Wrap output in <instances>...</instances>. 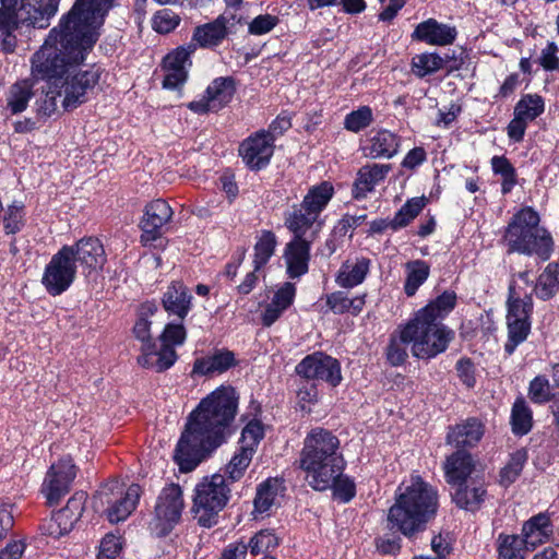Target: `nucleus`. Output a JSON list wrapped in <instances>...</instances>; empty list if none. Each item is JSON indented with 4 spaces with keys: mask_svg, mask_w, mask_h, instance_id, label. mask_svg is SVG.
<instances>
[{
    "mask_svg": "<svg viewBox=\"0 0 559 559\" xmlns=\"http://www.w3.org/2000/svg\"><path fill=\"white\" fill-rule=\"evenodd\" d=\"M114 0H75L33 55L32 75L44 81L35 100L39 116L50 117L59 107L72 110L87 100L99 81V69L82 70L86 55L99 37V27Z\"/></svg>",
    "mask_w": 559,
    "mask_h": 559,
    "instance_id": "f257e3e1",
    "label": "nucleus"
},
{
    "mask_svg": "<svg viewBox=\"0 0 559 559\" xmlns=\"http://www.w3.org/2000/svg\"><path fill=\"white\" fill-rule=\"evenodd\" d=\"M238 408V395L231 386L211 392L190 414L178 441L175 460L182 472H190L213 450L225 442Z\"/></svg>",
    "mask_w": 559,
    "mask_h": 559,
    "instance_id": "f03ea898",
    "label": "nucleus"
},
{
    "mask_svg": "<svg viewBox=\"0 0 559 559\" xmlns=\"http://www.w3.org/2000/svg\"><path fill=\"white\" fill-rule=\"evenodd\" d=\"M455 305V293L445 290L402 325V338L409 343L415 358L430 360L448 349L454 332L442 320Z\"/></svg>",
    "mask_w": 559,
    "mask_h": 559,
    "instance_id": "7ed1b4c3",
    "label": "nucleus"
},
{
    "mask_svg": "<svg viewBox=\"0 0 559 559\" xmlns=\"http://www.w3.org/2000/svg\"><path fill=\"white\" fill-rule=\"evenodd\" d=\"M437 490L419 476H412L397 488L395 503L390 508L388 521L405 536H413L437 513Z\"/></svg>",
    "mask_w": 559,
    "mask_h": 559,
    "instance_id": "20e7f679",
    "label": "nucleus"
},
{
    "mask_svg": "<svg viewBox=\"0 0 559 559\" xmlns=\"http://www.w3.org/2000/svg\"><path fill=\"white\" fill-rule=\"evenodd\" d=\"M338 449L340 440L329 430L314 428L306 436L298 464L312 489L328 490L333 479L344 471L345 461Z\"/></svg>",
    "mask_w": 559,
    "mask_h": 559,
    "instance_id": "39448f33",
    "label": "nucleus"
},
{
    "mask_svg": "<svg viewBox=\"0 0 559 559\" xmlns=\"http://www.w3.org/2000/svg\"><path fill=\"white\" fill-rule=\"evenodd\" d=\"M539 222V214L530 206L516 212L503 235L509 251L526 255L536 254L544 261L548 260L554 250V240Z\"/></svg>",
    "mask_w": 559,
    "mask_h": 559,
    "instance_id": "423d86ee",
    "label": "nucleus"
},
{
    "mask_svg": "<svg viewBox=\"0 0 559 559\" xmlns=\"http://www.w3.org/2000/svg\"><path fill=\"white\" fill-rule=\"evenodd\" d=\"M230 489L221 474L203 477L194 488L192 512L197 522L203 527L217 523L218 513L229 499Z\"/></svg>",
    "mask_w": 559,
    "mask_h": 559,
    "instance_id": "0eeeda50",
    "label": "nucleus"
},
{
    "mask_svg": "<svg viewBox=\"0 0 559 559\" xmlns=\"http://www.w3.org/2000/svg\"><path fill=\"white\" fill-rule=\"evenodd\" d=\"M333 194L334 188L328 181L311 187L299 206H295L286 215L285 226L288 229L299 230L302 228L320 234L323 225L320 214L326 207Z\"/></svg>",
    "mask_w": 559,
    "mask_h": 559,
    "instance_id": "6e6552de",
    "label": "nucleus"
},
{
    "mask_svg": "<svg viewBox=\"0 0 559 559\" xmlns=\"http://www.w3.org/2000/svg\"><path fill=\"white\" fill-rule=\"evenodd\" d=\"M155 312L156 307L154 305H143L141 307L139 318L133 326V333L135 338L142 343V354L138 358L139 364L145 368H151L160 372L170 368L175 364L177 354L175 349L169 347L157 348L156 343L152 342V321L148 320V317L154 316Z\"/></svg>",
    "mask_w": 559,
    "mask_h": 559,
    "instance_id": "1a4fd4ad",
    "label": "nucleus"
},
{
    "mask_svg": "<svg viewBox=\"0 0 559 559\" xmlns=\"http://www.w3.org/2000/svg\"><path fill=\"white\" fill-rule=\"evenodd\" d=\"M141 493V487L136 484L123 490L118 481H112L97 492L95 507L107 506V519L111 523H118L124 521L134 511Z\"/></svg>",
    "mask_w": 559,
    "mask_h": 559,
    "instance_id": "9d476101",
    "label": "nucleus"
},
{
    "mask_svg": "<svg viewBox=\"0 0 559 559\" xmlns=\"http://www.w3.org/2000/svg\"><path fill=\"white\" fill-rule=\"evenodd\" d=\"M0 47L13 52L17 45L16 32L33 26L29 1L0 0Z\"/></svg>",
    "mask_w": 559,
    "mask_h": 559,
    "instance_id": "9b49d317",
    "label": "nucleus"
},
{
    "mask_svg": "<svg viewBox=\"0 0 559 559\" xmlns=\"http://www.w3.org/2000/svg\"><path fill=\"white\" fill-rule=\"evenodd\" d=\"M185 501L179 485L170 484L162 489L157 497L154 518L150 528L154 534L165 535L180 520Z\"/></svg>",
    "mask_w": 559,
    "mask_h": 559,
    "instance_id": "f8f14e48",
    "label": "nucleus"
},
{
    "mask_svg": "<svg viewBox=\"0 0 559 559\" xmlns=\"http://www.w3.org/2000/svg\"><path fill=\"white\" fill-rule=\"evenodd\" d=\"M72 252L71 248L63 246L45 267L41 283L52 296L66 292L75 280L76 264L75 259H72Z\"/></svg>",
    "mask_w": 559,
    "mask_h": 559,
    "instance_id": "ddd939ff",
    "label": "nucleus"
},
{
    "mask_svg": "<svg viewBox=\"0 0 559 559\" xmlns=\"http://www.w3.org/2000/svg\"><path fill=\"white\" fill-rule=\"evenodd\" d=\"M294 237L284 248L283 259L286 266V273L290 278H298L306 274L309 269L311 243L319 234L314 230L289 229Z\"/></svg>",
    "mask_w": 559,
    "mask_h": 559,
    "instance_id": "4468645a",
    "label": "nucleus"
},
{
    "mask_svg": "<svg viewBox=\"0 0 559 559\" xmlns=\"http://www.w3.org/2000/svg\"><path fill=\"white\" fill-rule=\"evenodd\" d=\"M76 476V467L70 457H63L51 464L41 485L47 503L53 506L70 491Z\"/></svg>",
    "mask_w": 559,
    "mask_h": 559,
    "instance_id": "2eb2a0df",
    "label": "nucleus"
},
{
    "mask_svg": "<svg viewBox=\"0 0 559 559\" xmlns=\"http://www.w3.org/2000/svg\"><path fill=\"white\" fill-rule=\"evenodd\" d=\"M296 372L307 379L325 381L332 386H336L342 380L338 361L323 353L306 356L296 366Z\"/></svg>",
    "mask_w": 559,
    "mask_h": 559,
    "instance_id": "dca6fc26",
    "label": "nucleus"
},
{
    "mask_svg": "<svg viewBox=\"0 0 559 559\" xmlns=\"http://www.w3.org/2000/svg\"><path fill=\"white\" fill-rule=\"evenodd\" d=\"M274 152V136L265 131L254 133L239 146L242 160L251 169L266 166Z\"/></svg>",
    "mask_w": 559,
    "mask_h": 559,
    "instance_id": "f3484780",
    "label": "nucleus"
},
{
    "mask_svg": "<svg viewBox=\"0 0 559 559\" xmlns=\"http://www.w3.org/2000/svg\"><path fill=\"white\" fill-rule=\"evenodd\" d=\"M194 50L195 45L191 43L187 46L178 47L164 58L163 69L165 78L163 86L165 88L175 90L186 82L188 68L191 66L190 56Z\"/></svg>",
    "mask_w": 559,
    "mask_h": 559,
    "instance_id": "a211bd4d",
    "label": "nucleus"
},
{
    "mask_svg": "<svg viewBox=\"0 0 559 559\" xmlns=\"http://www.w3.org/2000/svg\"><path fill=\"white\" fill-rule=\"evenodd\" d=\"M173 216V210L169 204L157 199L145 206L143 218L140 223L142 230L141 242L151 245L162 235V228Z\"/></svg>",
    "mask_w": 559,
    "mask_h": 559,
    "instance_id": "6ab92c4d",
    "label": "nucleus"
},
{
    "mask_svg": "<svg viewBox=\"0 0 559 559\" xmlns=\"http://www.w3.org/2000/svg\"><path fill=\"white\" fill-rule=\"evenodd\" d=\"M72 259L79 263L83 271L91 273L100 270L106 262V253L103 243L94 237L82 238L72 246Z\"/></svg>",
    "mask_w": 559,
    "mask_h": 559,
    "instance_id": "aec40b11",
    "label": "nucleus"
},
{
    "mask_svg": "<svg viewBox=\"0 0 559 559\" xmlns=\"http://www.w3.org/2000/svg\"><path fill=\"white\" fill-rule=\"evenodd\" d=\"M237 365V359L231 350L214 349L205 356L195 358L191 376L214 377L222 374Z\"/></svg>",
    "mask_w": 559,
    "mask_h": 559,
    "instance_id": "412c9836",
    "label": "nucleus"
},
{
    "mask_svg": "<svg viewBox=\"0 0 559 559\" xmlns=\"http://www.w3.org/2000/svg\"><path fill=\"white\" fill-rule=\"evenodd\" d=\"M456 35L455 27L428 19L416 26L412 37L431 46H448L454 43Z\"/></svg>",
    "mask_w": 559,
    "mask_h": 559,
    "instance_id": "4be33fe9",
    "label": "nucleus"
},
{
    "mask_svg": "<svg viewBox=\"0 0 559 559\" xmlns=\"http://www.w3.org/2000/svg\"><path fill=\"white\" fill-rule=\"evenodd\" d=\"M83 512L81 498H71L67 506L55 513L47 525V532L52 537H60L73 528Z\"/></svg>",
    "mask_w": 559,
    "mask_h": 559,
    "instance_id": "5701e85b",
    "label": "nucleus"
},
{
    "mask_svg": "<svg viewBox=\"0 0 559 559\" xmlns=\"http://www.w3.org/2000/svg\"><path fill=\"white\" fill-rule=\"evenodd\" d=\"M391 169L386 164H371L361 167L353 186V197L364 199L372 192L374 187L384 180Z\"/></svg>",
    "mask_w": 559,
    "mask_h": 559,
    "instance_id": "b1692460",
    "label": "nucleus"
},
{
    "mask_svg": "<svg viewBox=\"0 0 559 559\" xmlns=\"http://www.w3.org/2000/svg\"><path fill=\"white\" fill-rule=\"evenodd\" d=\"M552 535L550 519L545 513H539L527 520L522 527L521 538L527 550L532 551L537 546L546 543Z\"/></svg>",
    "mask_w": 559,
    "mask_h": 559,
    "instance_id": "393cba45",
    "label": "nucleus"
},
{
    "mask_svg": "<svg viewBox=\"0 0 559 559\" xmlns=\"http://www.w3.org/2000/svg\"><path fill=\"white\" fill-rule=\"evenodd\" d=\"M370 269V260L365 257H356L344 261L335 276L340 287L353 288L361 284Z\"/></svg>",
    "mask_w": 559,
    "mask_h": 559,
    "instance_id": "a878e982",
    "label": "nucleus"
},
{
    "mask_svg": "<svg viewBox=\"0 0 559 559\" xmlns=\"http://www.w3.org/2000/svg\"><path fill=\"white\" fill-rule=\"evenodd\" d=\"M475 469V463L469 453L457 451L450 455L444 463L445 479L450 485L465 484Z\"/></svg>",
    "mask_w": 559,
    "mask_h": 559,
    "instance_id": "bb28decb",
    "label": "nucleus"
},
{
    "mask_svg": "<svg viewBox=\"0 0 559 559\" xmlns=\"http://www.w3.org/2000/svg\"><path fill=\"white\" fill-rule=\"evenodd\" d=\"M192 295L180 282L168 286L163 297V306L169 314L185 319L191 309Z\"/></svg>",
    "mask_w": 559,
    "mask_h": 559,
    "instance_id": "cd10ccee",
    "label": "nucleus"
},
{
    "mask_svg": "<svg viewBox=\"0 0 559 559\" xmlns=\"http://www.w3.org/2000/svg\"><path fill=\"white\" fill-rule=\"evenodd\" d=\"M228 20L221 15L213 22L195 27L192 41L202 48L219 45L227 35Z\"/></svg>",
    "mask_w": 559,
    "mask_h": 559,
    "instance_id": "c85d7f7f",
    "label": "nucleus"
},
{
    "mask_svg": "<svg viewBox=\"0 0 559 559\" xmlns=\"http://www.w3.org/2000/svg\"><path fill=\"white\" fill-rule=\"evenodd\" d=\"M484 435L483 425L477 419H467L453 427L448 433V443L456 447H474Z\"/></svg>",
    "mask_w": 559,
    "mask_h": 559,
    "instance_id": "c756f323",
    "label": "nucleus"
},
{
    "mask_svg": "<svg viewBox=\"0 0 559 559\" xmlns=\"http://www.w3.org/2000/svg\"><path fill=\"white\" fill-rule=\"evenodd\" d=\"M507 307V322L513 320L530 321V316L533 309L532 297L526 293L522 295L520 292H518L515 285L510 286Z\"/></svg>",
    "mask_w": 559,
    "mask_h": 559,
    "instance_id": "7c9ffc66",
    "label": "nucleus"
},
{
    "mask_svg": "<svg viewBox=\"0 0 559 559\" xmlns=\"http://www.w3.org/2000/svg\"><path fill=\"white\" fill-rule=\"evenodd\" d=\"M486 490L481 483L472 481L469 485L466 483L457 486L453 493V501L461 509L474 511L479 508L484 501Z\"/></svg>",
    "mask_w": 559,
    "mask_h": 559,
    "instance_id": "2f4dec72",
    "label": "nucleus"
},
{
    "mask_svg": "<svg viewBox=\"0 0 559 559\" xmlns=\"http://www.w3.org/2000/svg\"><path fill=\"white\" fill-rule=\"evenodd\" d=\"M283 490V481L277 478H270L262 483L254 499L255 511L259 513L267 512L272 506L277 503Z\"/></svg>",
    "mask_w": 559,
    "mask_h": 559,
    "instance_id": "473e14b6",
    "label": "nucleus"
},
{
    "mask_svg": "<svg viewBox=\"0 0 559 559\" xmlns=\"http://www.w3.org/2000/svg\"><path fill=\"white\" fill-rule=\"evenodd\" d=\"M326 306L336 314L358 316L364 309L365 296L349 298L344 292H334L326 295Z\"/></svg>",
    "mask_w": 559,
    "mask_h": 559,
    "instance_id": "72a5a7b5",
    "label": "nucleus"
},
{
    "mask_svg": "<svg viewBox=\"0 0 559 559\" xmlns=\"http://www.w3.org/2000/svg\"><path fill=\"white\" fill-rule=\"evenodd\" d=\"M399 146V139L394 133L381 130L370 138L368 155L372 158H391L397 153Z\"/></svg>",
    "mask_w": 559,
    "mask_h": 559,
    "instance_id": "f704fd0d",
    "label": "nucleus"
},
{
    "mask_svg": "<svg viewBox=\"0 0 559 559\" xmlns=\"http://www.w3.org/2000/svg\"><path fill=\"white\" fill-rule=\"evenodd\" d=\"M405 273L404 292L408 297H412L427 281L430 274V267L427 262L423 260H414L405 264Z\"/></svg>",
    "mask_w": 559,
    "mask_h": 559,
    "instance_id": "c9c22d12",
    "label": "nucleus"
},
{
    "mask_svg": "<svg viewBox=\"0 0 559 559\" xmlns=\"http://www.w3.org/2000/svg\"><path fill=\"white\" fill-rule=\"evenodd\" d=\"M235 87L229 78H217L206 88L205 95L215 110L222 109L227 105L234 95Z\"/></svg>",
    "mask_w": 559,
    "mask_h": 559,
    "instance_id": "e433bc0d",
    "label": "nucleus"
},
{
    "mask_svg": "<svg viewBox=\"0 0 559 559\" xmlns=\"http://www.w3.org/2000/svg\"><path fill=\"white\" fill-rule=\"evenodd\" d=\"M559 266L556 263H549L539 275L534 290L543 300L550 299L559 288Z\"/></svg>",
    "mask_w": 559,
    "mask_h": 559,
    "instance_id": "4c0bfd02",
    "label": "nucleus"
},
{
    "mask_svg": "<svg viewBox=\"0 0 559 559\" xmlns=\"http://www.w3.org/2000/svg\"><path fill=\"white\" fill-rule=\"evenodd\" d=\"M277 239L274 233L263 230L254 246V272L263 267L274 254Z\"/></svg>",
    "mask_w": 559,
    "mask_h": 559,
    "instance_id": "58836bf2",
    "label": "nucleus"
},
{
    "mask_svg": "<svg viewBox=\"0 0 559 559\" xmlns=\"http://www.w3.org/2000/svg\"><path fill=\"white\" fill-rule=\"evenodd\" d=\"M33 96L32 86L27 81L13 84L10 87L7 106L13 115L24 111Z\"/></svg>",
    "mask_w": 559,
    "mask_h": 559,
    "instance_id": "ea45409f",
    "label": "nucleus"
},
{
    "mask_svg": "<svg viewBox=\"0 0 559 559\" xmlns=\"http://www.w3.org/2000/svg\"><path fill=\"white\" fill-rule=\"evenodd\" d=\"M444 66V60L433 52H424L413 57L412 71L418 78L436 73Z\"/></svg>",
    "mask_w": 559,
    "mask_h": 559,
    "instance_id": "a19ab883",
    "label": "nucleus"
},
{
    "mask_svg": "<svg viewBox=\"0 0 559 559\" xmlns=\"http://www.w3.org/2000/svg\"><path fill=\"white\" fill-rule=\"evenodd\" d=\"M280 542L281 538L273 531L261 530L250 538L247 545L251 555L269 556V552L278 547Z\"/></svg>",
    "mask_w": 559,
    "mask_h": 559,
    "instance_id": "79ce46f5",
    "label": "nucleus"
},
{
    "mask_svg": "<svg viewBox=\"0 0 559 559\" xmlns=\"http://www.w3.org/2000/svg\"><path fill=\"white\" fill-rule=\"evenodd\" d=\"M532 411L523 399H518L511 412L512 431L515 435H526L532 428Z\"/></svg>",
    "mask_w": 559,
    "mask_h": 559,
    "instance_id": "37998d69",
    "label": "nucleus"
},
{
    "mask_svg": "<svg viewBox=\"0 0 559 559\" xmlns=\"http://www.w3.org/2000/svg\"><path fill=\"white\" fill-rule=\"evenodd\" d=\"M528 550L524 546L521 536L506 535L499 536V559H525Z\"/></svg>",
    "mask_w": 559,
    "mask_h": 559,
    "instance_id": "c03bdc74",
    "label": "nucleus"
},
{
    "mask_svg": "<svg viewBox=\"0 0 559 559\" xmlns=\"http://www.w3.org/2000/svg\"><path fill=\"white\" fill-rule=\"evenodd\" d=\"M544 99L536 94L524 95L515 105L514 112L531 122L544 112Z\"/></svg>",
    "mask_w": 559,
    "mask_h": 559,
    "instance_id": "a18cd8bd",
    "label": "nucleus"
},
{
    "mask_svg": "<svg viewBox=\"0 0 559 559\" xmlns=\"http://www.w3.org/2000/svg\"><path fill=\"white\" fill-rule=\"evenodd\" d=\"M253 454L254 450L252 448H238L226 465V473L231 480H238L243 476Z\"/></svg>",
    "mask_w": 559,
    "mask_h": 559,
    "instance_id": "49530a36",
    "label": "nucleus"
},
{
    "mask_svg": "<svg viewBox=\"0 0 559 559\" xmlns=\"http://www.w3.org/2000/svg\"><path fill=\"white\" fill-rule=\"evenodd\" d=\"M409 343L402 338V325L391 335L390 342L386 347V359L392 366L403 365L407 357V348Z\"/></svg>",
    "mask_w": 559,
    "mask_h": 559,
    "instance_id": "de8ad7c7",
    "label": "nucleus"
},
{
    "mask_svg": "<svg viewBox=\"0 0 559 559\" xmlns=\"http://www.w3.org/2000/svg\"><path fill=\"white\" fill-rule=\"evenodd\" d=\"M527 460L526 451L521 449L511 454L509 462L500 472V484L510 486L520 476Z\"/></svg>",
    "mask_w": 559,
    "mask_h": 559,
    "instance_id": "09e8293b",
    "label": "nucleus"
},
{
    "mask_svg": "<svg viewBox=\"0 0 559 559\" xmlns=\"http://www.w3.org/2000/svg\"><path fill=\"white\" fill-rule=\"evenodd\" d=\"M491 167L496 175L502 178L501 191L508 194L516 183V174L514 167L504 156H493Z\"/></svg>",
    "mask_w": 559,
    "mask_h": 559,
    "instance_id": "8fccbe9b",
    "label": "nucleus"
},
{
    "mask_svg": "<svg viewBox=\"0 0 559 559\" xmlns=\"http://www.w3.org/2000/svg\"><path fill=\"white\" fill-rule=\"evenodd\" d=\"M61 0H47L35 5L29 2L32 9L31 17L33 27L46 28L49 25V21L56 15Z\"/></svg>",
    "mask_w": 559,
    "mask_h": 559,
    "instance_id": "3c124183",
    "label": "nucleus"
},
{
    "mask_svg": "<svg viewBox=\"0 0 559 559\" xmlns=\"http://www.w3.org/2000/svg\"><path fill=\"white\" fill-rule=\"evenodd\" d=\"M508 341L504 344V350L511 355L515 348L522 344L531 332V321H510L507 322Z\"/></svg>",
    "mask_w": 559,
    "mask_h": 559,
    "instance_id": "603ef678",
    "label": "nucleus"
},
{
    "mask_svg": "<svg viewBox=\"0 0 559 559\" xmlns=\"http://www.w3.org/2000/svg\"><path fill=\"white\" fill-rule=\"evenodd\" d=\"M425 198L408 200L393 217V230L407 226L424 209Z\"/></svg>",
    "mask_w": 559,
    "mask_h": 559,
    "instance_id": "864d4df0",
    "label": "nucleus"
},
{
    "mask_svg": "<svg viewBox=\"0 0 559 559\" xmlns=\"http://www.w3.org/2000/svg\"><path fill=\"white\" fill-rule=\"evenodd\" d=\"M25 224L24 206L21 202H13L4 210L3 228L7 235L19 233Z\"/></svg>",
    "mask_w": 559,
    "mask_h": 559,
    "instance_id": "5fc2aeb1",
    "label": "nucleus"
},
{
    "mask_svg": "<svg viewBox=\"0 0 559 559\" xmlns=\"http://www.w3.org/2000/svg\"><path fill=\"white\" fill-rule=\"evenodd\" d=\"M180 23V17L169 9L157 11L152 19V27L160 34H168Z\"/></svg>",
    "mask_w": 559,
    "mask_h": 559,
    "instance_id": "6e6d98bb",
    "label": "nucleus"
},
{
    "mask_svg": "<svg viewBox=\"0 0 559 559\" xmlns=\"http://www.w3.org/2000/svg\"><path fill=\"white\" fill-rule=\"evenodd\" d=\"M328 489H332L333 496L342 502L352 500L356 492L354 481L343 472L333 479Z\"/></svg>",
    "mask_w": 559,
    "mask_h": 559,
    "instance_id": "4d7b16f0",
    "label": "nucleus"
},
{
    "mask_svg": "<svg viewBox=\"0 0 559 559\" xmlns=\"http://www.w3.org/2000/svg\"><path fill=\"white\" fill-rule=\"evenodd\" d=\"M263 436L264 428L262 424L257 419H252L242 429L239 447L252 448L255 451Z\"/></svg>",
    "mask_w": 559,
    "mask_h": 559,
    "instance_id": "13d9d810",
    "label": "nucleus"
},
{
    "mask_svg": "<svg viewBox=\"0 0 559 559\" xmlns=\"http://www.w3.org/2000/svg\"><path fill=\"white\" fill-rule=\"evenodd\" d=\"M372 121V111L369 107L362 106L346 115L344 126L347 130L358 132L368 127Z\"/></svg>",
    "mask_w": 559,
    "mask_h": 559,
    "instance_id": "bf43d9fd",
    "label": "nucleus"
},
{
    "mask_svg": "<svg viewBox=\"0 0 559 559\" xmlns=\"http://www.w3.org/2000/svg\"><path fill=\"white\" fill-rule=\"evenodd\" d=\"M186 340V330L181 323L175 324L169 323L165 326L162 335V345L158 348L169 347L174 349V346L182 345Z\"/></svg>",
    "mask_w": 559,
    "mask_h": 559,
    "instance_id": "052dcab7",
    "label": "nucleus"
},
{
    "mask_svg": "<svg viewBox=\"0 0 559 559\" xmlns=\"http://www.w3.org/2000/svg\"><path fill=\"white\" fill-rule=\"evenodd\" d=\"M528 396L531 401L537 404H543L549 401L551 392L548 379L543 376L534 378L530 383Z\"/></svg>",
    "mask_w": 559,
    "mask_h": 559,
    "instance_id": "680f3d73",
    "label": "nucleus"
},
{
    "mask_svg": "<svg viewBox=\"0 0 559 559\" xmlns=\"http://www.w3.org/2000/svg\"><path fill=\"white\" fill-rule=\"evenodd\" d=\"M295 296V284L286 282L277 288L271 300L274 302V305H278L287 310L293 305Z\"/></svg>",
    "mask_w": 559,
    "mask_h": 559,
    "instance_id": "e2e57ef3",
    "label": "nucleus"
},
{
    "mask_svg": "<svg viewBox=\"0 0 559 559\" xmlns=\"http://www.w3.org/2000/svg\"><path fill=\"white\" fill-rule=\"evenodd\" d=\"M278 19L274 15L262 14L258 15L249 24V33L252 35H264L271 32L277 24Z\"/></svg>",
    "mask_w": 559,
    "mask_h": 559,
    "instance_id": "0e129e2a",
    "label": "nucleus"
},
{
    "mask_svg": "<svg viewBox=\"0 0 559 559\" xmlns=\"http://www.w3.org/2000/svg\"><path fill=\"white\" fill-rule=\"evenodd\" d=\"M120 550V538L112 534H108L100 542L98 559H115Z\"/></svg>",
    "mask_w": 559,
    "mask_h": 559,
    "instance_id": "69168bd1",
    "label": "nucleus"
},
{
    "mask_svg": "<svg viewBox=\"0 0 559 559\" xmlns=\"http://www.w3.org/2000/svg\"><path fill=\"white\" fill-rule=\"evenodd\" d=\"M558 47L555 43H548L545 48L542 49L539 56V64L547 71H554L559 69V58L557 56Z\"/></svg>",
    "mask_w": 559,
    "mask_h": 559,
    "instance_id": "338daca9",
    "label": "nucleus"
},
{
    "mask_svg": "<svg viewBox=\"0 0 559 559\" xmlns=\"http://www.w3.org/2000/svg\"><path fill=\"white\" fill-rule=\"evenodd\" d=\"M456 371L460 380L467 386L473 388L476 383L474 364L467 359L462 358L456 362Z\"/></svg>",
    "mask_w": 559,
    "mask_h": 559,
    "instance_id": "774afa93",
    "label": "nucleus"
}]
</instances>
